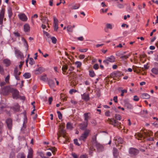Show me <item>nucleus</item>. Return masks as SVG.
<instances>
[{
    "label": "nucleus",
    "instance_id": "nucleus-16",
    "mask_svg": "<svg viewBox=\"0 0 158 158\" xmlns=\"http://www.w3.org/2000/svg\"><path fill=\"white\" fill-rule=\"evenodd\" d=\"M33 151L32 148H30L28 149L27 158H32Z\"/></svg>",
    "mask_w": 158,
    "mask_h": 158
},
{
    "label": "nucleus",
    "instance_id": "nucleus-11",
    "mask_svg": "<svg viewBox=\"0 0 158 158\" xmlns=\"http://www.w3.org/2000/svg\"><path fill=\"white\" fill-rule=\"evenodd\" d=\"M81 96L82 99L86 101H89L90 99L89 94L84 93L83 94H81Z\"/></svg>",
    "mask_w": 158,
    "mask_h": 158
},
{
    "label": "nucleus",
    "instance_id": "nucleus-41",
    "mask_svg": "<svg viewBox=\"0 0 158 158\" xmlns=\"http://www.w3.org/2000/svg\"><path fill=\"white\" fill-rule=\"evenodd\" d=\"M115 118L118 120H121V115L119 114H116L115 115Z\"/></svg>",
    "mask_w": 158,
    "mask_h": 158
},
{
    "label": "nucleus",
    "instance_id": "nucleus-34",
    "mask_svg": "<svg viewBox=\"0 0 158 158\" xmlns=\"http://www.w3.org/2000/svg\"><path fill=\"white\" fill-rule=\"evenodd\" d=\"M23 76L25 78H29L31 77V75L29 73H25L23 74Z\"/></svg>",
    "mask_w": 158,
    "mask_h": 158
},
{
    "label": "nucleus",
    "instance_id": "nucleus-24",
    "mask_svg": "<svg viewBox=\"0 0 158 158\" xmlns=\"http://www.w3.org/2000/svg\"><path fill=\"white\" fill-rule=\"evenodd\" d=\"M121 56L120 58L123 60H124L127 59L130 56V54H129L125 55H121Z\"/></svg>",
    "mask_w": 158,
    "mask_h": 158
},
{
    "label": "nucleus",
    "instance_id": "nucleus-32",
    "mask_svg": "<svg viewBox=\"0 0 158 158\" xmlns=\"http://www.w3.org/2000/svg\"><path fill=\"white\" fill-rule=\"evenodd\" d=\"M67 30L68 32H72L73 31V29L72 26L70 25H68L67 27Z\"/></svg>",
    "mask_w": 158,
    "mask_h": 158
},
{
    "label": "nucleus",
    "instance_id": "nucleus-9",
    "mask_svg": "<svg viewBox=\"0 0 158 158\" xmlns=\"http://www.w3.org/2000/svg\"><path fill=\"white\" fill-rule=\"evenodd\" d=\"M19 19L23 21H26L27 20V18L24 14H20L18 15Z\"/></svg>",
    "mask_w": 158,
    "mask_h": 158
},
{
    "label": "nucleus",
    "instance_id": "nucleus-27",
    "mask_svg": "<svg viewBox=\"0 0 158 158\" xmlns=\"http://www.w3.org/2000/svg\"><path fill=\"white\" fill-rule=\"evenodd\" d=\"M94 149L92 147H90L89 151V154L90 156H93V153Z\"/></svg>",
    "mask_w": 158,
    "mask_h": 158
},
{
    "label": "nucleus",
    "instance_id": "nucleus-18",
    "mask_svg": "<svg viewBox=\"0 0 158 158\" xmlns=\"http://www.w3.org/2000/svg\"><path fill=\"white\" fill-rule=\"evenodd\" d=\"M30 27L28 24H26L24 26V30L25 32H28L30 31Z\"/></svg>",
    "mask_w": 158,
    "mask_h": 158
},
{
    "label": "nucleus",
    "instance_id": "nucleus-56",
    "mask_svg": "<svg viewBox=\"0 0 158 158\" xmlns=\"http://www.w3.org/2000/svg\"><path fill=\"white\" fill-rule=\"evenodd\" d=\"M74 143L75 144L78 146H80V144L78 142V140L77 139H75L74 140Z\"/></svg>",
    "mask_w": 158,
    "mask_h": 158
},
{
    "label": "nucleus",
    "instance_id": "nucleus-4",
    "mask_svg": "<svg viewBox=\"0 0 158 158\" xmlns=\"http://www.w3.org/2000/svg\"><path fill=\"white\" fill-rule=\"evenodd\" d=\"M115 58L113 56H111L110 57L106 58V60L103 61L105 64L108 65L109 62H114L115 61Z\"/></svg>",
    "mask_w": 158,
    "mask_h": 158
},
{
    "label": "nucleus",
    "instance_id": "nucleus-50",
    "mask_svg": "<svg viewBox=\"0 0 158 158\" xmlns=\"http://www.w3.org/2000/svg\"><path fill=\"white\" fill-rule=\"evenodd\" d=\"M91 123L94 126H95L97 124V122L96 120L94 119H92L91 121Z\"/></svg>",
    "mask_w": 158,
    "mask_h": 158
},
{
    "label": "nucleus",
    "instance_id": "nucleus-10",
    "mask_svg": "<svg viewBox=\"0 0 158 158\" xmlns=\"http://www.w3.org/2000/svg\"><path fill=\"white\" fill-rule=\"evenodd\" d=\"M6 123L8 128L11 130L12 127V120L10 118H8L6 120Z\"/></svg>",
    "mask_w": 158,
    "mask_h": 158
},
{
    "label": "nucleus",
    "instance_id": "nucleus-15",
    "mask_svg": "<svg viewBox=\"0 0 158 158\" xmlns=\"http://www.w3.org/2000/svg\"><path fill=\"white\" fill-rule=\"evenodd\" d=\"M44 71V68L42 67H40L35 70L34 73L35 74H38L41 73Z\"/></svg>",
    "mask_w": 158,
    "mask_h": 158
},
{
    "label": "nucleus",
    "instance_id": "nucleus-5",
    "mask_svg": "<svg viewBox=\"0 0 158 158\" xmlns=\"http://www.w3.org/2000/svg\"><path fill=\"white\" fill-rule=\"evenodd\" d=\"M5 9L2 8L0 12V25H2L3 20L4 17Z\"/></svg>",
    "mask_w": 158,
    "mask_h": 158
},
{
    "label": "nucleus",
    "instance_id": "nucleus-38",
    "mask_svg": "<svg viewBox=\"0 0 158 158\" xmlns=\"http://www.w3.org/2000/svg\"><path fill=\"white\" fill-rule=\"evenodd\" d=\"M152 134V133L151 131L149 132L148 133L145 132L144 133V135L145 137L150 136Z\"/></svg>",
    "mask_w": 158,
    "mask_h": 158
},
{
    "label": "nucleus",
    "instance_id": "nucleus-2",
    "mask_svg": "<svg viewBox=\"0 0 158 158\" xmlns=\"http://www.w3.org/2000/svg\"><path fill=\"white\" fill-rule=\"evenodd\" d=\"M13 88L9 86H6L2 89V93L4 95H7L10 93H11L13 91Z\"/></svg>",
    "mask_w": 158,
    "mask_h": 158
},
{
    "label": "nucleus",
    "instance_id": "nucleus-46",
    "mask_svg": "<svg viewBox=\"0 0 158 158\" xmlns=\"http://www.w3.org/2000/svg\"><path fill=\"white\" fill-rule=\"evenodd\" d=\"M117 3H118L117 6L118 8L121 9L124 7V6L122 4L119 3L118 2H117Z\"/></svg>",
    "mask_w": 158,
    "mask_h": 158
},
{
    "label": "nucleus",
    "instance_id": "nucleus-49",
    "mask_svg": "<svg viewBox=\"0 0 158 158\" xmlns=\"http://www.w3.org/2000/svg\"><path fill=\"white\" fill-rule=\"evenodd\" d=\"M87 48L81 49H79V51L81 52H85L88 51Z\"/></svg>",
    "mask_w": 158,
    "mask_h": 158
},
{
    "label": "nucleus",
    "instance_id": "nucleus-12",
    "mask_svg": "<svg viewBox=\"0 0 158 158\" xmlns=\"http://www.w3.org/2000/svg\"><path fill=\"white\" fill-rule=\"evenodd\" d=\"M95 146L98 152H100L103 150V147L102 145L98 143L95 144Z\"/></svg>",
    "mask_w": 158,
    "mask_h": 158
},
{
    "label": "nucleus",
    "instance_id": "nucleus-31",
    "mask_svg": "<svg viewBox=\"0 0 158 158\" xmlns=\"http://www.w3.org/2000/svg\"><path fill=\"white\" fill-rule=\"evenodd\" d=\"M80 6V5L79 4H76L73 6L72 8L73 9H77L79 8Z\"/></svg>",
    "mask_w": 158,
    "mask_h": 158
},
{
    "label": "nucleus",
    "instance_id": "nucleus-23",
    "mask_svg": "<svg viewBox=\"0 0 158 158\" xmlns=\"http://www.w3.org/2000/svg\"><path fill=\"white\" fill-rule=\"evenodd\" d=\"M97 134H96L92 137V143L95 144L98 143L97 141Z\"/></svg>",
    "mask_w": 158,
    "mask_h": 158
},
{
    "label": "nucleus",
    "instance_id": "nucleus-19",
    "mask_svg": "<svg viewBox=\"0 0 158 158\" xmlns=\"http://www.w3.org/2000/svg\"><path fill=\"white\" fill-rule=\"evenodd\" d=\"M141 98L144 99H148L150 98V96L147 93H143L141 94Z\"/></svg>",
    "mask_w": 158,
    "mask_h": 158
},
{
    "label": "nucleus",
    "instance_id": "nucleus-21",
    "mask_svg": "<svg viewBox=\"0 0 158 158\" xmlns=\"http://www.w3.org/2000/svg\"><path fill=\"white\" fill-rule=\"evenodd\" d=\"M113 154L114 156L116 158L118 155L117 149L115 148H113Z\"/></svg>",
    "mask_w": 158,
    "mask_h": 158
},
{
    "label": "nucleus",
    "instance_id": "nucleus-8",
    "mask_svg": "<svg viewBox=\"0 0 158 158\" xmlns=\"http://www.w3.org/2000/svg\"><path fill=\"white\" fill-rule=\"evenodd\" d=\"M15 53L17 57H19L22 59L24 58V56L23 53L19 50L15 48Z\"/></svg>",
    "mask_w": 158,
    "mask_h": 158
},
{
    "label": "nucleus",
    "instance_id": "nucleus-62",
    "mask_svg": "<svg viewBox=\"0 0 158 158\" xmlns=\"http://www.w3.org/2000/svg\"><path fill=\"white\" fill-rule=\"evenodd\" d=\"M49 85L50 86L51 85L52 86H53L54 85V82L52 81H50L49 82Z\"/></svg>",
    "mask_w": 158,
    "mask_h": 158
},
{
    "label": "nucleus",
    "instance_id": "nucleus-48",
    "mask_svg": "<svg viewBox=\"0 0 158 158\" xmlns=\"http://www.w3.org/2000/svg\"><path fill=\"white\" fill-rule=\"evenodd\" d=\"M113 123H110V124L113 125L114 126H116L118 125V122L116 120H115L114 121H113Z\"/></svg>",
    "mask_w": 158,
    "mask_h": 158
},
{
    "label": "nucleus",
    "instance_id": "nucleus-37",
    "mask_svg": "<svg viewBox=\"0 0 158 158\" xmlns=\"http://www.w3.org/2000/svg\"><path fill=\"white\" fill-rule=\"evenodd\" d=\"M68 69V66L66 65H63L62 66V70L64 72H65Z\"/></svg>",
    "mask_w": 158,
    "mask_h": 158
},
{
    "label": "nucleus",
    "instance_id": "nucleus-7",
    "mask_svg": "<svg viewBox=\"0 0 158 158\" xmlns=\"http://www.w3.org/2000/svg\"><path fill=\"white\" fill-rule=\"evenodd\" d=\"M139 150L134 148H131L129 150V153L131 156L137 155L139 153Z\"/></svg>",
    "mask_w": 158,
    "mask_h": 158
},
{
    "label": "nucleus",
    "instance_id": "nucleus-22",
    "mask_svg": "<svg viewBox=\"0 0 158 158\" xmlns=\"http://www.w3.org/2000/svg\"><path fill=\"white\" fill-rule=\"evenodd\" d=\"M106 28H105V31H106V30L107 29H112L113 27L112 25L110 23H107L106 25Z\"/></svg>",
    "mask_w": 158,
    "mask_h": 158
},
{
    "label": "nucleus",
    "instance_id": "nucleus-53",
    "mask_svg": "<svg viewBox=\"0 0 158 158\" xmlns=\"http://www.w3.org/2000/svg\"><path fill=\"white\" fill-rule=\"evenodd\" d=\"M121 96H123L124 95V93H126L127 92V90L126 89H123L121 90Z\"/></svg>",
    "mask_w": 158,
    "mask_h": 158
},
{
    "label": "nucleus",
    "instance_id": "nucleus-30",
    "mask_svg": "<svg viewBox=\"0 0 158 158\" xmlns=\"http://www.w3.org/2000/svg\"><path fill=\"white\" fill-rule=\"evenodd\" d=\"M41 20L44 23H48V21L47 18L45 17H43V18L42 19H41Z\"/></svg>",
    "mask_w": 158,
    "mask_h": 158
},
{
    "label": "nucleus",
    "instance_id": "nucleus-29",
    "mask_svg": "<svg viewBox=\"0 0 158 158\" xmlns=\"http://www.w3.org/2000/svg\"><path fill=\"white\" fill-rule=\"evenodd\" d=\"M17 158H25V156L23 153H19L18 154L17 156Z\"/></svg>",
    "mask_w": 158,
    "mask_h": 158
},
{
    "label": "nucleus",
    "instance_id": "nucleus-36",
    "mask_svg": "<svg viewBox=\"0 0 158 158\" xmlns=\"http://www.w3.org/2000/svg\"><path fill=\"white\" fill-rule=\"evenodd\" d=\"M22 40L24 43V46L28 48V45L26 40L23 37H22Z\"/></svg>",
    "mask_w": 158,
    "mask_h": 158
},
{
    "label": "nucleus",
    "instance_id": "nucleus-17",
    "mask_svg": "<svg viewBox=\"0 0 158 158\" xmlns=\"http://www.w3.org/2000/svg\"><path fill=\"white\" fill-rule=\"evenodd\" d=\"M115 143L116 144H117V143L122 144L123 143V141L121 138L118 137L115 139Z\"/></svg>",
    "mask_w": 158,
    "mask_h": 158
},
{
    "label": "nucleus",
    "instance_id": "nucleus-1",
    "mask_svg": "<svg viewBox=\"0 0 158 158\" xmlns=\"http://www.w3.org/2000/svg\"><path fill=\"white\" fill-rule=\"evenodd\" d=\"M90 132V130L88 129H86L83 133L79 138L78 139L79 140H82L85 141L87 137L88 136Z\"/></svg>",
    "mask_w": 158,
    "mask_h": 158
},
{
    "label": "nucleus",
    "instance_id": "nucleus-25",
    "mask_svg": "<svg viewBox=\"0 0 158 158\" xmlns=\"http://www.w3.org/2000/svg\"><path fill=\"white\" fill-rule=\"evenodd\" d=\"M8 13L9 18L10 19L13 15L12 10L11 8L9 7L8 8Z\"/></svg>",
    "mask_w": 158,
    "mask_h": 158
},
{
    "label": "nucleus",
    "instance_id": "nucleus-45",
    "mask_svg": "<svg viewBox=\"0 0 158 158\" xmlns=\"http://www.w3.org/2000/svg\"><path fill=\"white\" fill-rule=\"evenodd\" d=\"M57 113L58 114V116L59 118L60 119H61L62 118V114L61 112L59 111H57Z\"/></svg>",
    "mask_w": 158,
    "mask_h": 158
},
{
    "label": "nucleus",
    "instance_id": "nucleus-57",
    "mask_svg": "<svg viewBox=\"0 0 158 158\" xmlns=\"http://www.w3.org/2000/svg\"><path fill=\"white\" fill-rule=\"evenodd\" d=\"M79 158H88V155L86 154H84L81 155Z\"/></svg>",
    "mask_w": 158,
    "mask_h": 158
},
{
    "label": "nucleus",
    "instance_id": "nucleus-33",
    "mask_svg": "<svg viewBox=\"0 0 158 158\" xmlns=\"http://www.w3.org/2000/svg\"><path fill=\"white\" fill-rule=\"evenodd\" d=\"M3 124L0 120V134H2L3 131Z\"/></svg>",
    "mask_w": 158,
    "mask_h": 158
},
{
    "label": "nucleus",
    "instance_id": "nucleus-54",
    "mask_svg": "<svg viewBox=\"0 0 158 158\" xmlns=\"http://www.w3.org/2000/svg\"><path fill=\"white\" fill-rule=\"evenodd\" d=\"M77 92V90L74 89H71L69 91V93L70 94H73V93H76Z\"/></svg>",
    "mask_w": 158,
    "mask_h": 158
},
{
    "label": "nucleus",
    "instance_id": "nucleus-14",
    "mask_svg": "<svg viewBox=\"0 0 158 158\" xmlns=\"http://www.w3.org/2000/svg\"><path fill=\"white\" fill-rule=\"evenodd\" d=\"M88 123L84 122L80 125V128L82 130H85L88 126Z\"/></svg>",
    "mask_w": 158,
    "mask_h": 158
},
{
    "label": "nucleus",
    "instance_id": "nucleus-42",
    "mask_svg": "<svg viewBox=\"0 0 158 158\" xmlns=\"http://www.w3.org/2000/svg\"><path fill=\"white\" fill-rule=\"evenodd\" d=\"M35 63V61L32 58H29V63L31 65H32L33 64Z\"/></svg>",
    "mask_w": 158,
    "mask_h": 158
},
{
    "label": "nucleus",
    "instance_id": "nucleus-39",
    "mask_svg": "<svg viewBox=\"0 0 158 158\" xmlns=\"http://www.w3.org/2000/svg\"><path fill=\"white\" fill-rule=\"evenodd\" d=\"M0 73L2 75L4 74V69L2 66L0 65Z\"/></svg>",
    "mask_w": 158,
    "mask_h": 158
},
{
    "label": "nucleus",
    "instance_id": "nucleus-58",
    "mask_svg": "<svg viewBox=\"0 0 158 158\" xmlns=\"http://www.w3.org/2000/svg\"><path fill=\"white\" fill-rule=\"evenodd\" d=\"M99 66L98 64H94L93 66V68L96 70L98 69Z\"/></svg>",
    "mask_w": 158,
    "mask_h": 158
},
{
    "label": "nucleus",
    "instance_id": "nucleus-55",
    "mask_svg": "<svg viewBox=\"0 0 158 158\" xmlns=\"http://www.w3.org/2000/svg\"><path fill=\"white\" fill-rule=\"evenodd\" d=\"M48 150H51L53 153H54L56 151V149L53 148H50L48 149Z\"/></svg>",
    "mask_w": 158,
    "mask_h": 158
},
{
    "label": "nucleus",
    "instance_id": "nucleus-35",
    "mask_svg": "<svg viewBox=\"0 0 158 158\" xmlns=\"http://www.w3.org/2000/svg\"><path fill=\"white\" fill-rule=\"evenodd\" d=\"M47 79V76L46 75H44L41 76L40 77V79L44 81H46Z\"/></svg>",
    "mask_w": 158,
    "mask_h": 158
},
{
    "label": "nucleus",
    "instance_id": "nucleus-6",
    "mask_svg": "<svg viewBox=\"0 0 158 158\" xmlns=\"http://www.w3.org/2000/svg\"><path fill=\"white\" fill-rule=\"evenodd\" d=\"M13 91L11 92L12 94V97L13 98L17 99L19 97V91L16 89L13 88Z\"/></svg>",
    "mask_w": 158,
    "mask_h": 158
},
{
    "label": "nucleus",
    "instance_id": "nucleus-63",
    "mask_svg": "<svg viewBox=\"0 0 158 158\" xmlns=\"http://www.w3.org/2000/svg\"><path fill=\"white\" fill-rule=\"evenodd\" d=\"M85 56L84 55L81 54L79 56V58L81 59H82L85 58Z\"/></svg>",
    "mask_w": 158,
    "mask_h": 158
},
{
    "label": "nucleus",
    "instance_id": "nucleus-13",
    "mask_svg": "<svg viewBox=\"0 0 158 158\" xmlns=\"http://www.w3.org/2000/svg\"><path fill=\"white\" fill-rule=\"evenodd\" d=\"M90 113H86L84 114V119L85 122H88L89 119L90 118Z\"/></svg>",
    "mask_w": 158,
    "mask_h": 158
},
{
    "label": "nucleus",
    "instance_id": "nucleus-3",
    "mask_svg": "<svg viewBox=\"0 0 158 158\" xmlns=\"http://www.w3.org/2000/svg\"><path fill=\"white\" fill-rule=\"evenodd\" d=\"M151 72L152 73L150 75L153 77H154V75H158V63H154V67L151 69Z\"/></svg>",
    "mask_w": 158,
    "mask_h": 158
},
{
    "label": "nucleus",
    "instance_id": "nucleus-47",
    "mask_svg": "<svg viewBox=\"0 0 158 158\" xmlns=\"http://www.w3.org/2000/svg\"><path fill=\"white\" fill-rule=\"evenodd\" d=\"M89 74L90 76L91 77H94L95 76V74L93 71H90Z\"/></svg>",
    "mask_w": 158,
    "mask_h": 158
},
{
    "label": "nucleus",
    "instance_id": "nucleus-20",
    "mask_svg": "<svg viewBox=\"0 0 158 158\" xmlns=\"http://www.w3.org/2000/svg\"><path fill=\"white\" fill-rule=\"evenodd\" d=\"M72 124L70 122H68L66 124V128L69 130H72L73 129Z\"/></svg>",
    "mask_w": 158,
    "mask_h": 158
},
{
    "label": "nucleus",
    "instance_id": "nucleus-60",
    "mask_svg": "<svg viewBox=\"0 0 158 158\" xmlns=\"http://www.w3.org/2000/svg\"><path fill=\"white\" fill-rule=\"evenodd\" d=\"M40 156L42 157V158H48L44 156V154L43 152L40 153Z\"/></svg>",
    "mask_w": 158,
    "mask_h": 158
},
{
    "label": "nucleus",
    "instance_id": "nucleus-28",
    "mask_svg": "<svg viewBox=\"0 0 158 158\" xmlns=\"http://www.w3.org/2000/svg\"><path fill=\"white\" fill-rule=\"evenodd\" d=\"M3 62L6 64L7 66H8L10 64V61L7 59H5L3 60Z\"/></svg>",
    "mask_w": 158,
    "mask_h": 158
},
{
    "label": "nucleus",
    "instance_id": "nucleus-44",
    "mask_svg": "<svg viewBox=\"0 0 158 158\" xmlns=\"http://www.w3.org/2000/svg\"><path fill=\"white\" fill-rule=\"evenodd\" d=\"M75 64L77 67H80L81 65V63L80 61H76L75 62Z\"/></svg>",
    "mask_w": 158,
    "mask_h": 158
},
{
    "label": "nucleus",
    "instance_id": "nucleus-51",
    "mask_svg": "<svg viewBox=\"0 0 158 158\" xmlns=\"http://www.w3.org/2000/svg\"><path fill=\"white\" fill-rule=\"evenodd\" d=\"M54 24H58V21L55 16L53 17Z\"/></svg>",
    "mask_w": 158,
    "mask_h": 158
},
{
    "label": "nucleus",
    "instance_id": "nucleus-59",
    "mask_svg": "<svg viewBox=\"0 0 158 158\" xmlns=\"http://www.w3.org/2000/svg\"><path fill=\"white\" fill-rule=\"evenodd\" d=\"M58 28V24H54V29L55 31H56Z\"/></svg>",
    "mask_w": 158,
    "mask_h": 158
},
{
    "label": "nucleus",
    "instance_id": "nucleus-61",
    "mask_svg": "<svg viewBox=\"0 0 158 158\" xmlns=\"http://www.w3.org/2000/svg\"><path fill=\"white\" fill-rule=\"evenodd\" d=\"M134 100L135 101H139V98L137 96H134Z\"/></svg>",
    "mask_w": 158,
    "mask_h": 158
},
{
    "label": "nucleus",
    "instance_id": "nucleus-40",
    "mask_svg": "<svg viewBox=\"0 0 158 158\" xmlns=\"http://www.w3.org/2000/svg\"><path fill=\"white\" fill-rule=\"evenodd\" d=\"M10 75H8L5 78V82L7 84H9V80L10 79Z\"/></svg>",
    "mask_w": 158,
    "mask_h": 158
},
{
    "label": "nucleus",
    "instance_id": "nucleus-26",
    "mask_svg": "<svg viewBox=\"0 0 158 158\" xmlns=\"http://www.w3.org/2000/svg\"><path fill=\"white\" fill-rule=\"evenodd\" d=\"M21 74V72H19L17 68L15 69L14 73V76L19 75Z\"/></svg>",
    "mask_w": 158,
    "mask_h": 158
},
{
    "label": "nucleus",
    "instance_id": "nucleus-52",
    "mask_svg": "<svg viewBox=\"0 0 158 158\" xmlns=\"http://www.w3.org/2000/svg\"><path fill=\"white\" fill-rule=\"evenodd\" d=\"M125 105L129 109H131L132 108V106L130 104L127 103L125 104Z\"/></svg>",
    "mask_w": 158,
    "mask_h": 158
},
{
    "label": "nucleus",
    "instance_id": "nucleus-64",
    "mask_svg": "<svg viewBox=\"0 0 158 158\" xmlns=\"http://www.w3.org/2000/svg\"><path fill=\"white\" fill-rule=\"evenodd\" d=\"M72 156H73V158H77V156L75 153H72Z\"/></svg>",
    "mask_w": 158,
    "mask_h": 158
},
{
    "label": "nucleus",
    "instance_id": "nucleus-43",
    "mask_svg": "<svg viewBox=\"0 0 158 158\" xmlns=\"http://www.w3.org/2000/svg\"><path fill=\"white\" fill-rule=\"evenodd\" d=\"M51 39L52 41V42L53 44H55L56 43V41H57V40L55 37H52L51 38Z\"/></svg>",
    "mask_w": 158,
    "mask_h": 158
}]
</instances>
